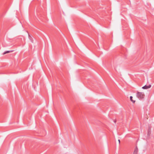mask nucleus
Wrapping results in <instances>:
<instances>
[{"mask_svg": "<svg viewBox=\"0 0 154 154\" xmlns=\"http://www.w3.org/2000/svg\"><path fill=\"white\" fill-rule=\"evenodd\" d=\"M14 51L13 50H11V51H5V52H4L3 53V54H7V53H9L10 52H12Z\"/></svg>", "mask_w": 154, "mask_h": 154, "instance_id": "nucleus-4", "label": "nucleus"}, {"mask_svg": "<svg viewBox=\"0 0 154 154\" xmlns=\"http://www.w3.org/2000/svg\"><path fill=\"white\" fill-rule=\"evenodd\" d=\"M151 86V85H145L144 86L142 87V88L144 89H146L149 88H150Z\"/></svg>", "mask_w": 154, "mask_h": 154, "instance_id": "nucleus-2", "label": "nucleus"}, {"mask_svg": "<svg viewBox=\"0 0 154 154\" xmlns=\"http://www.w3.org/2000/svg\"><path fill=\"white\" fill-rule=\"evenodd\" d=\"M150 134H151L150 128H149L148 129L147 134H148V135H150Z\"/></svg>", "mask_w": 154, "mask_h": 154, "instance_id": "nucleus-6", "label": "nucleus"}, {"mask_svg": "<svg viewBox=\"0 0 154 154\" xmlns=\"http://www.w3.org/2000/svg\"><path fill=\"white\" fill-rule=\"evenodd\" d=\"M137 96L140 100H142L144 98V94L143 92L137 91Z\"/></svg>", "mask_w": 154, "mask_h": 154, "instance_id": "nucleus-1", "label": "nucleus"}, {"mask_svg": "<svg viewBox=\"0 0 154 154\" xmlns=\"http://www.w3.org/2000/svg\"><path fill=\"white\" fill-rule=\"evenodd\" d=\"M138 149L137 147L136 146L135 149L133 154H137L138 152Z\"/></svg>", "mask_w": 154, "mask_h": 154, "instance_id": "nucleus-3", "label": "nucleus"}, {"mask_svg": "<svg viewBox=\"0 0 154 154\" xmlns=\"http://www.w3.org/2000/svg\"><path fill=\"white\" fill-rule=\"evenodd\" d=\"M130 98L131 101H132L133 103H134L135 102V101L133 100L132 99L133 97L132 96H131L130 97Z\"/></svg>", "mask_w": 154, "mask_h": 154, "instance_id": "nucleus-5", "label": "nucleus"}, {"mask_svg": "<svg viewBox=\"0 0 154 154\" xmlns=\"http://www.w3.org/2000/svg\"><path fill=\"white\" fill-rule=\"evenodd\" d=\"M28 35H29V38L31 40V41L32 42V41L31 40V37L30 36V35L29 34H28Z\"/></svg>", "mask_w": 154, "mask_h": 154, "instance_id": "nucleus-7", "label": "nucleus"}, {"mask_svg": "<svg viewBox=\"0 0 154 154\" xmlns=\"http://www.w3.org/2000/svg\"><path fill=\"white\" fill-rule=\"evenodd\" d=\"M118 142H119V143L120 144V140H118Z\"/></svg>", "mask_w": 154, "mask_h": 154, "instance_id": "nucleus-8", "label": "nucleus"}, {"mask_svg": "<svg viewBox=\"0 0 154 154\" xmlns=\"http://www.w3.org/2000/svg\"><path fill=\"white\" fill-rule=\"evenodd\" d=\"M116 120H114V122L115 123H116Z\"/></svg>", "mask_w": 154, "mask_h": 154, "instance_id": "nucleus-9", "label": "nucleus"}]
</instances>
